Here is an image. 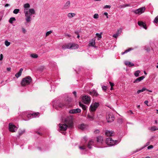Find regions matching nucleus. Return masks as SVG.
<instances>
[{"label": "nucleus", "mask_w": 158, "mask_h": 158, "mask_svg": "<svg viewBox=\"0 0 158 158\" xmlns=\"http://www.w3.org/2000/svg\"><path fill=\"white\" fill-rule=\"evenodd\" d=\"M64 124H59L60 131H65L68 127L72 128L73 126V122L71 118L68 117L64 120Z\"/></svg>", "instance_id": "1"}, {"label": "nucleus", "mask_w": 158, "mask_h": 158, "mask_svg": "<svg viewBox=\"0 0 158 158\" xmlns=\"http://www.w3.org/2000/svg\"><path fill=\"white\" fill-rule=\"evenodd\" d=\"M25 16L26 17V20L27 22L28 23L31 21V17L32 14H35V11L33 9H30L28 11H24Z\"/></svg>", "instance_id": "2"}, {"label": "nucleus", "mask_w": 158, "mask_h": 158, "mask_svg": "<svg viewBox=\"0 0 158 158\" xmlns=\"http://www.w3.org/2000/svg\"><path fill=\"white\" fill-rule=\"evenodd\" d=\"M78 45L77 44L70 43L68 44H65L63 45L62 46V48L63 49L69 48L75 49L78 48Z\"/></svg>", "instance_id": "3"}, {"label": "nucleus", "mask_w": 158, "mask_h": 158, "mask_svg": "<svg viewBox=\"0 0 158 158\" xmlns=\"http://www.w3.org/2000/svg\"><path fill=\"white\" fill-rule=\"evenodd\" d=\"M32 81V79L30 76L26 77L23 78L21 82V84L22 86H25L30 84Z\"/></svg>", "instance_id": "4"}, {"label": "nucleus", "mask_w": 158, "mask_h": 158, "mask_svg": "<svg viewBox=\"0 0 158 158\" xmlns=\"http://www.w3.org/2000/svg\"><path fill=\"white\" fill-rule=\"evenodd\" d=\"M106 118L108 123H111L114 121V117L112 114L107 113L106 114Z\"/></svg>", "instance_id": "5"}, {"label": "nucleus", "mask_w": 158, "mask_h": 158, "mask_svg": "<svg viewBox=\"0 0 158 158\" xmlns=\"http://www.w3.org/2000/svg\"><path fill=\"white\" fill-rule=\"evenodd\" d=\"M99 104L98 102H95L94 104H92L91 105L90 107V112H94L96 110V109L99 106Z\"/></svg>", "instance_id": "6"}, {"label": "nucleus", "mask_w": 158, "mask_h": 158, "mask_svg": "<svg viewBox=\"0 0 158 158\" xmlns=\"http://www.w3.org/2000/svg\"><path fill=\"white\" fill-rule=\"evenodd\" d=\"M116 142V140H113L111 138H106V143L107 145L110 146H112L114 145Z\"/></svg>", "instance_id": "7"}, {"label": "nucleus", "mask_w": 158, "mask_h": 158, "mask_svg": "<svg viewBox=\"0 0 158 158\" xmlns=\"http://www.w3.org/2000/svg\"><path fill=\"white\" fill-rule=\"evenodd\" d=\"M90 98L88 96L85 95L82 97V101L85 104L89 103L90 102Z\"/></svg>", "instance_id": "8"}, {"label": "nucleus", "mask_w": 158, "mask_h": 158, "mask_svg": "<svg viewBox=\"0 0 158 158\" xmlns=\"http://www.w3.org/2000/svg\"><path fill=\"white\" fill-rule=\"evenodd\" d=\"M17 129L16 126L11 123L9 124V129L10 131L12 132H15V131Z\"/></svg>", "instance_id": "9"}, {"label": "nucleus", "mask_w": 158, "mask_h": 158, "mask_svg": "<svg viewBox=\"0 0 158 158\" xmlns=\"http://www.w3.org/2000/svg\"><path fill=\"white\" fill-rule=\"evenodd\" d=\"M145 7H141L136 10L133 11V12L135 13L136 14H140L144 12L145 11Z\"/></svg>", "instance_id": "10"}, {"label": "nucleus", "mask_w": 158, "mask_h": 158, "mask_svg": "<svg viewBox=\"0 0 158 158\" xmlns=\"http://www.w3.org/2000/svg\"><path fill=\"white\" fill-rule=\"evenodd\" d=\"M58 106L60 108H61L63 107H65L66 106L70 107L72 106V105L69 103L64 104L63 103L61 102L58 104Z\"/></svg>", "instance_id": "11"}, {"label": "nucleus", "mask_w": 158, "mask_h": 158, "mask_svg": "<svg viewBox=\"0 0 158 158\" xmlns=\"http://www.w3.org/2000/svg\"><path fill=\"white\" fill-rule=\"evenodd\" d=\"M81 109L79 108H77L70 110L69 111V113L72 114H77V113H80L81 112Z\"/></svg>", "instance_id": "12"}, {"label": "nucleus", "mask_w": 158, "mask_h": 158, "mask_svg": "<svg viewBox=\"0 0 158 158\" xmlns=\"http://www.w3.org/2000/svg\"><path fill=\"white\" fill-rule=\"evenodd\" d=\"M105 135L107 136H112L114 135V132L106 130L105 131Z\"/></svg>", "instance_id": "13"}, {"label": "nucleus", "mask_w": 158, "mask_h": 158, "mask_svg": "<svg viewBox=\"0 0 158 158\" xmlns=\"http://www.w3.org/2000/svg\"><path fill=\"white\" fill-rule=\"evenodd\" d=\"M138 25L140 26H142L145 29H147V27L146 24L142 21H139L138 22Z\"/></svg>", "instance_id": "14"}, {"label": "nucleus", "mask_w": 158, "mask_h": 158, "mask_svg": "<svg viewBox=\"0 0 158 158\" xmlns=\"http://www.w3.org/2000/svg\"><path fill=\"white\" fill-rule=\"evenodd\" d=\"M145 78L144 76H142L140 77L137 78L133 82L134 83H137L141 81Z\"/></svg>", "instance_id": "15"}, {"label": "nucleus", "mask_w": 158, "mask_h": 158, "mask_svg": "<svg viewBox=\"0 0 158 158\" xmlns=\"http://www.w3.org/2000/svg\"><path fill=\"white\" fill-rule=\"evenodd\" d=\"M97 141L98 142L102 143L103 141V137L102 136H98L97 138Z\"/></svg>", "instance_id": "16"}, {"label": "nucleus", "mask_w": 158, "mask_h": 158, "mask_svg": "<svg viewBox=\"0 0 158 158\" xmlns=\"http://www.w3.org/2000/svg\"><path fill=\"white\" fill-rule=\"evenodd\" d=\"M23 70V69L22 68H21L20 69V70H19V72L16 73L15 75V76L17 78L19 77H20L21 75V74L22 73V72Z\"/></svg>", "instance_id": "17"}, {"label": "nucleus", "mask_w": 158, "mask_h": 158, "mask_svg": "<svg viewBox=\"0 0 158 158\" xmlns=\"http://www.w3.org/2000/svg\"><path fill=\"white\" fill-rule=\"evenodd\" d=\"M70 4V2L69 1H67L65 4L63 8L64 9H66L69 8V7Z\"/></svg>", "instance_id": "18"}, {"label": "nucleus", "mask_w": 158, "mask_h": 158, "mask_svg": "<svg viewBox=\"0 0 158 158\" xmlns=\"http://www.w3.org/2000/svg\"><path fill=\"white\" fill-rule=\"evenodd\" d=\"M89 94L95 96V97H97L99 95L98 94L97 92L94 90H93L92 91L90 92Z\"/></svg>", "instance_id": "19"}, {"label": "nucleus", "mask_w": 158, "mask_h": 158, "mask_svg": "<svg viewBox=\"0 0 158 158\" xmlns=\"http://www.w3.org/2000/svg\"><path fill=\"white\" fill-rule=\"evenodd\" d=\"M30 7V5L29 3H27L25 4L24 5V12L25 11V10H26V11H27V10H28L27 8H29Z\"/></svg>", "instance_id": "20"}, {"label": "nucleus", "mask_w": 158, "mask_h": 158, "mask_svg": "<svg viewBox=\"0 0 158 158\" xmlns=\"http://www.w3.org/2000/svg\"><path fill=\"white\" fill-rule=\"evenodd\" d=\"M125 64L129 66L130 67L134 66V64L129 61H126L125 62Z\"/></svg>", "instance_id": "21"}, {"label": "nucleus", "mask_w": 158, "mask_h": 158, "mask_svg": "<svg viewBox=\"0 0 158 158\" xmlns=\"http://www.w3.org/2000/svg\"><path fill=\"white\" fill-rule=\"evenodd\" d=\"M40 113L39 112L35 113L32 114H28L27 116V117H29L30 116H34V117H35L36 116L38 115Z\"/></svg>", "instance_id": "22"}, {"label": "nucleus", "mask_w": 158, "mask_h": 158, "mask_svg": "<svg viewBox=\"0 0 158 158\" xmlns=\"http://www.w3.org/2000/svg\"><path fill=\"white\" fill-rule=\"evenodd\" d=\"M94 142L92 140H90L88 143L87 146L88 147L89 149L91 148H92L91 145Z\"/></svg>", "instance_id": "23"}, {"label": "nucleus", "mask_w": 158, "mask_h": 158, "mask_svg": "<svg viewBox=\"0 0 158 158\" xmlns=\"http://www.w3.org/2000/svg\"><path fill=\"white\" fill-rule=\"evenodd\" d=\"M146 90H147V89L146 88H143L142 89L138 90L137 92V94H139V93L143 92Z\"/></svg>", "instance_id": "24"}, {"label": "nucleus", "mask_w": 158, "mask_h": 158, "mask_svg": "<svg viewBox=\"0 0 158 158\" xmlns=\"http://www.w3.org/2000/svg\"><path fill=\"white\" fill-rule=\"evenodd\" d=\"M75 14L74 13H69L68 14V16L69 17L72 18L75 15Z\"/></svg>", "instance_id": "25"}, {"label": "nucleus", "mask_w": 158, "mask_h": 158, "mask_svg": "<svg viewBox=\"0 0 158 158\" xmlns=\"http://www.w3.org/2000/svg\"><path fill=\"white\" fill-rule=\"evenodd\" d=\"M95 44V40H92V41L90 42L89 44V46H94V45Z\"/></svg>", "instance_id": "26"}, {"label": "nucleus", "mask_w": 158, "mask_h": 158, "mask_svg": "<svg viewBox=\"0 0 158 158\" xmlns=\"http://www.w3.org/2000/svg\"><path fill=\"white\" fill-rule=\"evenodd\" d=\"M85 127V126L84 124H81L79 126V128L81 130H83Z\"/></svg>", "instance_id": "27"}, {"label": "nucleus", "mask_w": 158, "mask_h": 158, "mask_svg": "<svg viewBox=\"0 0 158 158\" xmlns=\"http://www.w3.org/2000/svg\"><path fill=\"white\" fill-rule=\"evenodd\" d=\"M16 19L15 17H11L10 18L9 20V22L10 23H12L13 21H15Z\"/></svg>", "instance_id": "28"}, {"label": "nucleus", "mask_w": 158, "mask_h": 158, "mask_svg": "<svg viewBox=\"0 0 158 158\" xmlns=\"http://www.w3.org/2000/svg\"><path fill=\"white\" fill-rule=\"evenodd\" d=\"M140 72V71L139 70H137L136 71L134 75L136 77H138L139 76V73Z\"/></svg>", "instance_id": "29"}, {"label": "nucleus", "mask_w": 158, "mask_h": 158, "mask_svg": "<svg viewBox=\"0 0 158 158\" xmlns=\"http://www.w3.org/2000/svg\"><path fill=\"white\" fill-rule=\"evenodd\" d=\"M31 57L34 58H36L38 57V55L35 54H31Z\"/></svg>", "instance_id": "30"}, {"label": "nucleus", "mask_w": 158, "mask_h": 158, "mask_svg": "<svg viewBox=\"0 0 158 158\" xmlns=\"http://www.w3.org/2000/svg\"><path fill=\"white\" fill-rule=\"evenodd\" d=\"M20 10L19 9H15L13 11V13L15 14H17L19 11Z\"/></svg>", "instance_id": "31"}, {"label": "nucleus", "mask_w": 158, "mask_h": 158, "mask_svg": "<svg viewBox=\"0 0 158 158\" xmlns=\"http://www.w3.org/2000/svg\"><path fill=\"white\" fill-rule=\"evenodd\" d=\"M5 44L6 46H9L10 44V43L7 40H6L5 42Z\"/></svg>", "instance_id": "32"}, {"label": "nucleus", "mask_w": 158, "mask_h": 158, "mask_svg": "<svg viewBox=\"0 0 158 158\" xmlns=\"http://www.w3.org/2000/svg\"><path fill=\"white\" fill-rule=\"evenodd\" d=\"M96 35L98 37V40H99V39H100L102 38V33L100 34L97 33L96 34Z\"/></svg>", "instance_id": "33"}, {"label": "nucleus", "mask_w": 158, "mask_h": 158, "mask_svg": "<svg viewBox=\"0 0 158 158\" xmlns=\"http://www.w3.org/2000/svg\"><path fill=\"white\" fill-rule=\"evenodd\" d=\"M52 33V31H47L46 33V36L47 37L50 34Z\"/></svg>", "instance_id": "34"}, {"label": "nucleus", "mask_w": 158, "mask_h": 158, "mask_svg": "<svg viewBox=\"0 0 158 158\" xmlns=\"http://www.w3.org/2000/svg\"><path fill=\"white\" fill-rule=\"evenodd\" d=\"M132 50V49L131 48H129L128 50H126L124 52H122V54L123 55V54H124L125 53H126L127 52H129V51H130V50Z\"/></svg>", "instance_id": "35"}, {"label": "nucleus", "mask_w": 158, "mask_h": 158, "mask_svg": "<svg viewBox=\"0 0 158 158\" xmlns=\"http://www.w3.org/2000/svg\"><path fill=\"white\" fill-rule=\"evenodd\" d=\"M94 18L95 19H97L99 18V15L98 14H95L94 15Z\"/></svg>", "instance_id": "36"}, {"label": "nucleus", "mask_w": 158, "mask_h": 158, "mask_svg": "<svg viewBox=\"0 0 158 158\" xmlns=\"http://www.w3.org/2000/svg\"><path fill=\"white\" fill-rule=\"evenodd\" d=\"M151 129L153 131H155L156 130H158V128H157L155 126H153L152 127Z\"/></svg>", "instance_id": "37"}, {"label": "nucleus", "mask_w": 158, "mask_h": 158, "mask_svg": "<svg viewBox=\"0 0 158 158\" xmlns=\"http://www.w3.org/2000/svg\"><path fill=\"white\" fill-rule=\"evenodd\" d=\"M87 117L89 118H91L93 119H94V116H92L91 115L89 114H88Z\"/></svg>", "instance_id": "38"}, {"label": "nucleus", "mask_w": 158, "mask_h": 158, "mask_svg": "<svg viewBox=\"0 0 158 158\" xmlns=\"http://www.w3.org/2000/svg\"><path fill=\"white\" fill-rule=\"evenodd\" d=\"M154 22L156 23H158V16L156 17L154 19Z\"/></svg>", "instance_id": "39"}, {"label": "nucleus", "mask_w": 158, "mask_h": 158, "mask_svg": "<svg viewBox=\"0 0 158 158\" xmlns=\"http://www.w3.org/2000/svg\"><path fill=\"white\" fill-rule=\"evenodd\" d=\"M102 88L103 90H104L105 91H106L107 88L106 87V86L103 85L102 86Z\"/></svg>", "instance_id": "40"}, {"label": "nucleus", "mask_w": 158, "mask_h": 158, "mask_svg": "<svg viewBox=\"0 0 158 158\" xmlns=\"http://www.w3.org/2000/svg\"><path fill=\"white\" fill-rule=\"evenodd\" d=\"M122 30L121 29H119L118 30L116 34H117L118 35H119V34L121 32Z\"/></svg>", "instance_id": "41"}, {"label": "nucleus", "mask_w": 158, "mask_h": 158, "mask_svg": "<svg viewBox=\"0 0 158 158\" xmlns=\"http://www.w3.org/2000/svg\"><path fill=\"white\" fill-rule=\"evenodd\" d=\"M153 148V146L152 145H150L148 147V149H152Z\"/></svg>", "instance_id": "42"}, {"label": "nucleus", "mask_w": 158, "mask_h": 158, "mask_svg": "<svg viewBox=\"0 0 158 158\" xmlns=\"http://www.w3.org/2000/svg\"><path fill=\"white\" fill-rule=\"evenodd\" d=\"M111 7V6L110 5H106L104 6V8H110Z\"/></svg>", "instance_id": "43"}, {"label": "nucleus", "mask_w": 158, "mask_h": 158, "mask_svg": "<svg viewBox=\"0 0 158 158\" xmlns=\"http://www.w3.org/2000/svg\"><path fill=\"white\" fill-rule=\"evenodd\" d=\"M3 59V55L2 54H1L0 55V60H2Z\"/></svg>", "instance_id": "44"}, {"label": "nucleus", "mask_w": 158, "mask_h": 158, "mask_svg": "<svg viewBox=\"0 0 158 158\" xmlns=\"http://www.w3.org/2000/svg\"><path fill=\"white\" fill-rule=\"evenodd\" d=\"M82 108L84 110H85L86 109V106L85 105H84L82 107Z\"/></svg>", "instance_id": "45"}, {"label": "nucleus", "mask_w": 158, "mask_h": 158, "mask_svg": "<svg viewBox=\"0 0 158 158\" xmlns=\"http://www.w3.org/2000/svg\"><path fill=\"white\" fill-rule=\"evenodd\" d=\"M118 36V35L116 33V34L113 35V37L116 38Z\"/></svg>", "instance_id": "46"}, {"label": "nucleus", "mask_w": 158, "mask_h": 158, "mask_svg": "<svg viewBox=\"0 0 158 158\" xmlns=\"http://www.w3.org/2000/svg\"><path fill=\"white\" fill-rule=\"evenodd\" d=\"M109 83L111 87H113L114 86V83H113L111 82H110Z\"/></svg>", "instance_id": "47"}, {"label": "nucleus", "mask_w": 158, "mask_h": 158, "mask_svg": "<svg viewBox=\"0 0 158 158\" xmlns=\"http://www.w3.org/2000/svg\"><path fill=\"white\" fill-rule=\"evenodd\" d=\"M99 131L98 129H97L94 131V133L95 134L98 133H99Z\"/></svg>", "instance_id": "48"}, {"label": "nucleus", "mask_w": 158, "mask_h": 158, "mask_svg": "<svg viewBox=\"0 0 158 158\" xmlns=\"http://www.w3.org/2000/svg\"><path fill=\"white\" fill-rule=\"evenodd\" d=\"M73 94H74L75 98H76L77 97V92H76L74 91L73 92Z\"/></svg>", "instance_id": "49"}, {"label": "nucleus", "mask_w": 158, "mask_h": 158, "mask_svg": "<svg viewBox=\"0 0 158 158\" xmlns=\"http://www.w3.org/2000/svg\"><path fill=\"white\" fill-rule=\"evenodd\" d=\"M22 30L23 33H25L26 32V30L23 27L22 28Z\"/></svg>", "instance_id": "50"}, {"label": "nucleus", "mask_w": 158, "mask_h": 158, "mask_svg": "<svg viewBox=\"0 0 158 158\" xmlns=\"http://www.w3.org/2000/svg\"><path fill=\"white\" fill-rule=\"evenodd\" d=\"M79 106L81 107L83 106L84 105V104H83L81 103V102H79Z\"/></svg>", "instance_id": "51"}, {"label": "nucleus", "mask_w": 158, "mask_h": 158, "mask_svg": "<svg viewBox=\"0 0 158 158\" xmlns=\"http://www.w3.org/2000/svg\"><path fill=\"white\" fill-rule=\"evenodd\" d=\"M67 100L69 102H70L71 101V99L70 98H68Z\"/></svg>", "instance_id": "52"}, {"label": "nucleus", "mask_w": 158, "mask_h": 158, "mask_svg": "<svg viewBox=\"0 0 158 158\" xmlns=\"http://www.w3.org/2000/svg\"><path fill=\"white\" fill-rule=\"evenodd\" d=\"M79 148L80 149H85V148L84 146H83L80 147Z\"/></svg>", "instance_id": "53"}, {"label": "nucleus", "mask_w": 158, "mask_h": 158, "mask_svg": "<svg viewBox=\"0 0 158 158\" xmlns=\"http://www.w3.org/2000/svg\"><path fill=\"white\" fill-rule=\"evenodd\" d=\"M144 103H145V104H146V105H147V106H148V104H148V101H147V100L145 101H144Z\"/></svg>", "instance_id": "54"}, {"label": "nucleus", "mask_w": 158, "mask_h": 158, "mask_svg": "<svg viewBox=\"0 0 158 158\" xmlns=\"http://www.w3.org/2000/svg\"><path fill=\"white\" fill-rule=\"evenodd\" d=\"M94 112H91V114L92 116H94Z\"/></svg>", "instance_id": "55"}, {"label": "nucleus", "mask_w": 158, "mask_h": 158, "mask_svg": "<svg viewBox=\"0 0 158 158\" xmlns=\"http://www.w3.org/2000/svg\"><path fill=\"white\" fill-rule=\"evenodd\" d=\"M36 133H37V134H39V135H42V134L41 133H40L38 131H36Z\"/></svg>", "instance_id": "56"}, {"label": "nucleus", "mask_w": 158, "mask_h": 158, "mask_svg": "<svg viewBox=\"0 0 158 158\" xmlns=\"http://www.w3.org/2000/svg\"><path fill=\"white\" fill-rule=\"evenodd\" d=\"M10 70H11V68H10V67H9V68H7V70L8 71H10Z\"/></svg>", "instance_id": "57"}, {"label": "nucleus", "mask_w": 158, "mask_h": 158, "mask_svg": "<svg viewBox=\"0 0 158 158\" xmlns=\"http://www.w3.org/2000/svg\"><path fill=\"white\" fill-rule=\"evenodd\" d=\"M10 5L9 4H6L5 5V7H7L9 6Z\"/></svg>", "instance_id": "58"}, {"label": "nucleus", "mask_w": 158, "mask_h": 158, "mask_svg": "<svg viewBox=\"0 0 158 158\" xmlns=\"http://www.w3.org/2000/svg\"><path fill=\"white\" fill-rule=\"evenodd\" d=\"M104 15H105L106 16L108 15V13L107 12H105L104 13Z\"/></svg>", "instance_id": "59"}, {"label": "nucleus", "mask_w": 158, "mask_h": 158, "mask_svg": "<svg viewBox=\"0 0 158 158\" xmlns=\"http://www.w3.org/2000/svg\"><path fill=\"white\" fill-rule=\"evenodd\" d=\"M23 132H22L21 133H19V135L20 136L22 134H23Z\"/></svg>", "instance_id": "60"}, {"label": "nucleus", "mask_w": 158, "mask_h": 158, "mask_svg": "<svg viewBox=\"0 0 158 158\" xmlns=\"http://www.w3.org/2000/svg\"><path fill=\"white\" fill-rule=\"evenodd\" d=\"M40 69H41L42 70H43L44 69V67L42 66Z\"/></svg>", "instance_id": "61"}, {"label": "nucleus", "mask_w": 158, "mask_h": 158, "mask_svg": "<svg viewBox=\"0 0 158 158\" xmlns=\"http://www.w3.org/2000/svg\"><path fill=\"white\" fill-rule=\"evenodd\" d=\"M67 35V36H68L69 37H70V36H71V35H70L68 34H67V35Z\"/></svg>", "instance_id": "62"}, {"label": "nucleus", "mask_w": 158, "mask_h": 158, "mask_svg": "<svg viewBox=\"0 0 158 158\" xmlns=\"http://www.w3.org/2000/svg\"><path fill=\"white\" fill-rule=\"evenodd\" d=\"M144 73L145 74V75H147V73H146V72L145 71H144Z\"/></svg>", "instance_id": "63"}, {"label": "nucleus", "mask_w": 158, "mask_h": 158, "mask_svg": "<svg viewBox=\"0 0 158 158\" xmlns=\"http://www.w3.org/2000/svg\"><path fill=\"white\" fill-rule=\"evenodd\" d=\"M77 37L78 39L79 38H80V36H79V35L78 34V35L77 36Z\"/></svg>", "instance_id": "64"}]
</instances>
